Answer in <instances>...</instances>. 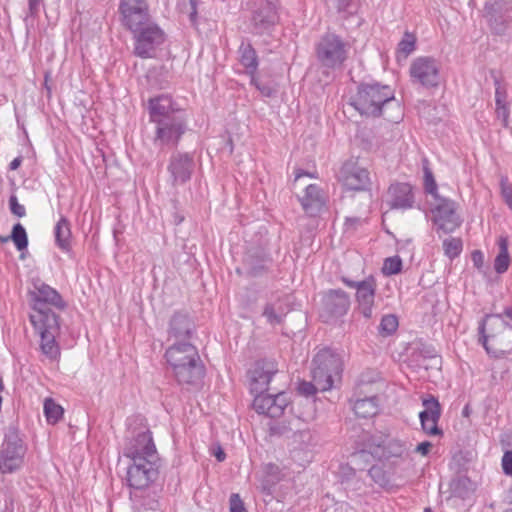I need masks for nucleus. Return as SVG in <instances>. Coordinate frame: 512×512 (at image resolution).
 Wrapping results in <instances>:
<instances>
[{
  "label": "nucleus",
  "instance_id": "obj_5",
  "mask_svg": "<svg viewBox=\"0 0 512 512\" xmlns=\"http://www.w3.org/2000/svg\"><path fill=\"white\" fill-rule=\"evenodd\" d=\"M343 355L330 348L319 350L312 361V378L321 391L330 390L341 380Z\"/></svg>",
  "mask_w": 512,
  "mask_h": 512
},
{
  "label": "nucleus",
  "instance_id": "obj_7",
  "mask_svg": "<svg viewBox=\"0 0 512 512\" xmlns=\"http://www.w3.org/2000/svg\"><path fill=\"white\" fill-rule=\"evenodd\" d=\"M412 83L425 88H436L440 84V64L432 57L420 56L409 68Z\"/></svg>",
  "mask_w": 512,
  "mask_h": 512
},
{
  "label": "nucleus",
  "instance_id": "obj_4",
  "mask_svg": "<svg viewBox=\"0 0 512 512\" xmlns=\"http://www.w3.org/2000/svg\"><path fill=\"white\" fill-rule=\"evenodd\" d=\"M165 357L180 384H192L203 375L198 351L189 343L171 346L167 349Z\"/></svg>",
  "mask_w": 512,
  "mask_h": 512
},
{
  "label": "nucleus",
  "instance_id": "obj_12",
  "mask_svg": "<svg viewBox=\"0 0 512 512\" xmlns=\"http://www.w3.org/2000/svg\"><path fill=\"white\" fill-rule=\"evenodd\" d=\"M317 56L325 66H340L347 58L346 45L338 36L326 35L318 44Z\"/></svg>",
  "mask_w": 512,
  "mask_h": 512
},
{
  "label": "nucleus",
  "instance_id": "obj_40",
  "mask_svg": "<svg viewBox=\"0 0 512 512\" xmlns=\"http://www.w3.org/2000/svg\"><path fill=\"white\" fill-rule=\"evenodd\" d=\"M471 259H472V262H473V265L477 268V269H481L484 265V254L482 251L480 250H474L472 253H471Z\"/></svg>",
  "mask_w": 512,
  "mask_h": 512
},
{
  "label": "nucleus",
  "instance_id": "obj_50",
  "mask_svg": "<svg viewBox=\"0 0 512 512\" xmlns=\"http://www.w3.org/2000/svg\"><path fill=\"white\" fill-rule=\"evenodd\" d=\"M462 413H463V416L468 417V416H469V407H468V406H466V407L463 409V412H462Z\"/></svg>",
  "mask_w": 512,
  "mask_h": 512
},
{
  "label": "nucleus",
  "instance_id": "obj_38",
  "mask_svg": "<svg viewBox=\"0 0 512 512\" xmlns=\"http://www.w3.org/2000/svg\"><path fill=\"white\" fill-rule=\"evenodd\" d=\"M230 512H247L238 494H232L230 497Z\"/></svg>",
  "mask_w": 512,
  "mask_h": 512
},
{
  "label": "nucleus",
  "instance_id": "obj_19",
  "mask_svg": "<svg viewBox=\"0 0 512 512\" xmlns=\"http://www.w3.org/2000/svg\"><path fill=\"white\" fill-rule=\"evenodd\" d=\"M149 115L153 123L171 119L174 115H182L173 99L168 95H160L149 100Z\"/></svg>",
  "mask_w": 512,
  "mask_h": 512
},
{
  "label": "nucleus",
  "instance_id": "obj_49",
  "mask_svg": "<svg viewBox=\"0 0 512 512\" xmlns=\"http://www.w3.org/2000/svg\"><path fill=\"white\" fill-rule=\"evenodd\" d=\"M45 87H46L48 93L50 94L51 93V88H50L49 83H48V76L45 77Z\"/></svg>",
  "mask_w": 512,
  "mask_h": 512
},
{
  "label": "nucleus",
  "instance_id": "obj_13",
  "mask_svg": "<svg viewBox=\"0 0 512 512\" xmlns=\"http://www.w3.org/2000/svg\"><path fill=\"white\" fill-rule=\"evenodd\" d=\"M26 449L20 439L7 438L0 452V471L2 473H12L18 470L23 462Z\"/></svg>",
  "mask_w": 512,
  "mask_h": 512
},
{
  "label": "nucleus",
  "instance_id": "obj_24",
  "mask_svg": "<svg viewBox=\"0 0 512 512\" xmlns=\"http://www.w3.org/2000/svg\"><path fill=\"white\" fill-rule=\"evenodd\" d=\"M240 63L247 69L252 82L255 81V74L258 68V57L255 49L250 44L240 46Z\"/></svg>",
  "mask_w": 512,
  "mask_h": 512
},
{
  "label": "nucleus",
  "instance_id": "obj_46",
  "mask_svg": "<svg viewBox=\"0 0 512 512\" xmlns=\"http://www.w3.org/2000/svg\"><path fill=\"white\" fill-rule=\"evenodd\" d=\"M21 164V159L20 158H15L11 163H10V168L11 170H16Z\"/></svg>",
  "mask_w": 512,
  "mask_h": 512
},
{
  "label": "nucleus",
  "instance_id": "obj_33",
  "mask_svg": "<svg viewBox=\"0 0 512 512\" xmlns=\"http://www.w3.org/2000/svg\"><path fill=\"white\" fill-rule=\"evenodd\" d=\"M424 188L427 193L438 198L437 183L434 179L433 173L429 168L424 169Z\"/></svg>",
  "mask_w": 512,
  "mask_h": 512
},
{
  "label": "nucleus",
  "instance_id": "obj_18",
  "mask_svg": "<svg viewBox=\"0 0 512 512\" xmlns=\"http://www.w3.org/2000/svg\"><path fill=\"white\" fill-rule=\"evenodd\" d=\"M424 410L420 412L419 417L423 431L427 435H442L438 428V421L441 416V406L439 401L432 395L422 398Z\"/></svg>",
  "mask_w": 512,
  "mask_h": 512
},
{
  "label": "nucleus",
  "instance_id": "obj_2",
  "mask_svg": "<svg viewBox=\"0 0 512 512\" xmlns=\"http://www.w3.org/2000/svg\"><path fill=\"white\" fill-rule=\"evenodd\" d=\"M125 456L132 464L127 471V482L135 489L147 488L156 476L157 451L150 431H144L126 448Z\"/></svg>",
  "mask_w": 512,
  "mask_h": 512
},
{
  "label": "nucleus",
  "instance_id": "obj_28",
  "mask_svg": "<svg viewBox=\"0 0 512 512\" xmlns=\"http://www.w3.org/2000/svg\"><path fill=\"white\" fill-rule=\"evenodd\" d=\"M416 47V36L413 33L405 32L398 44L397 55L406 58Z\"/></svg>",
  "mask_w": 512,
  "mask_h": 512
},
{
  "label": "nucleus",
  "instance_id": "obj_37",
  "mask_svg": "<svg viewBox=\"0 0 512 512\" xmlns=\"http://www.w3.org/2000/svg\"><path fill=\"white\" fill-rule=\"evenodd\" d=\"M317 390H320L316 383L310 382H301L298 386V391L300 394L305 396H311L316 393Z\"/></svg>",
  "mask_w": 512,
  "mask_h": 512
},
{
  "label": "nucleus",
  "instance_id": "obj_48",
  "mask_svg": "<svg viewBox=\"0 0 512 512\" xmlns=\"http://www.w3.org/2000/svg\"><path fill=\"white\" fill-rule=\"evenodd\" d=\"M40 0H30V9L37 10Z\"/></svg>",
  "mask_w": 512,
  "mask_h": 512
},
{
  "label": "nucleus",
  "instance_id": "obj_43",
  "mask_svg": "<svg viewBox=\"0 0 512 512\" xmlns=\"http://www.w3.org/2000/svg\"><path fill=\"white\" fill-rule=\"evenodd\" d=\"M192 11L190 13V19L192 22H196L197 19V3L196 0H190Z\"/></svg>",
  "mask_w": 512,
  "mask_h": 512
},
{
  "label": "nucleus",
  "instance_id": "obj_9",
  "mask_svg": "<svg viewBox=\"0 0 512 512\" xmlns=\"http://www.w3.org/2000/svg\"><path fill=\"white\" fill-rule=\"evenodd\" d=\"M187 121L184 115L156 123L155 143L161 147H176L185 134Z\"/></svg>",
  "mask_w": 512,
  "mask_h": 512
},
{
  "label": "nucleus",
  "instance_id": "obj_21",
  "mask_svg": "<svg viewBox=\"0 0 512 512\" xmlns=\"http://www.w3.org/2000/svg\"><path fill=\"white\" fill-rule=\"evenodd\" d=\"M299 200L304 211L311 216L320 212L325 204L324 195L315 184L308 185Z\"/></svg>",
  "mask_w": 512,
  "mask_h": 512
},
{
  "label": "nucleus",
  "instance_id": "obj_41",
  "mask_svg": "<svg viewBox=\"0 0 512 512\" xmlns=\"http://www.w3.org/2000/svg\"><path fill=\"white\" fill-rule=\"evenodd\" d=\"M264 316L271 324L280 323V317L275 314L274 309L270 306H267L264 310Z\"/></svg>",
  "mask_w": 512,
  "mask_h": 512
},
{
  "label": "nucleus",
  "instance_id": "obj_30",
  "mask_svg": "<svg viewBox=\"0 0 512 512\" xmlns=\"http://www.w3.org/2000/svg\"><path fill=\"white\" fill-rule=\"evenodd\" d=\"M11 239L18 250L26 249L28 245L27 234L24 227L17 223L12 229Z\"/></svg>",
  "mask_w": 512,
  "mask_h": 512
},
{
  "label": "nucleus",
  "instance_id": "obj_17",
  "mask_svg": "<svg viewBox=\"0 0 512 512\" xmlns=\"http://www.w3.org/2000/svg\"><path fill=\"white\" fill-rule=\"evenodd\" d=\"M433 220L439 229L444 232H453L461 221L456 213L455 202L448 199H439V203L433 210Z\"/></svg>",
  "mask_w": 512,
  "mask_h": 512
},
{
  "label": "nucleus",
  "instance_id": "obj_11",
  "mask_svg": "<svg viewBox=\"0 0 512 512\" xmlns=\"http://www.w3.org/2000/svg\"><path fill=\"white\" fill-rule=\"evenodd\" d=\"M340 180L347 190L356 192L370 191L373 184L370 171L355 162L342 166Z\"/></svg>",
  "mask_w": 512,
  "mask_h": 512
},
{
  "label": "nucleus",
  "instance_id": "obj_29",
  "mask_svg": "<svg viewBox=\"0 0 512 512\" xmlns=\"http://www.w3.org/2000/svg\"><path fill=\"white\" fill-rule=\"evenodd\" d=\"M444 253L450 259H454L460 255L463 244L459 238H448L443 242Z\"/></svg>",
  "mask_w": 512,
  "mask_h": 512
},
{
  "label": "nucleus",
  "instance_id": "obj_47",
  "mask_svg": "<svg viewBox=\"0 0 512 512\" xmlns=\"http://www.w3.org/2000/svg\"><path fill=\"white\" fill-rule=\"evenodd\" d=\"M304 176H309L310 177L311 175L306 173V172H304V171H302V170L297 171L296 174H295V182H298Z\"/></svg>",
  "mask_w": 512,
  "mask_h": 512
},
{
  "label": "nucleus",
  "instance_id": "obj_22",
  "mask_svg": "<svg viewBox=\"0 0 512 512\" xmlns=\"http://www.w3.org/2000/svg\"><path fill=\"white\" fill-rule=\"evenodd\" d=\"M388 192L391 197L392 208L407 209L412 207L413 193L409 184L397 183L391 185Z\"/></svg>",
  "mask_w": 512,
  "mask_h": 512
},
{
  "label": "nucleus",
  "instance_id": "obj_32",
  "mask_svg": "<svg viewBox=\"0 0 512 512\" xmlns=\"http://www.w3.org/2000/svg\"><path fill=\"white\" fill-rule=\"evenodd\" d=\"M398 328V319L395 315H385L381 319L380 323V333L383 335H391Z\"/></svg>",
  "mask_w": 512,
  "mask_h": 512
},
{
  "label": "nucleus",
  "instance_id": "obj_14",
  "mask_svg": "<svg viewBox=\"0 0 512 512\" xmlns=\"http://www.w3.org/2000/svg\"><path fill=\"white\" fill-rule=\"evenodd\" d=\"M135 38V54L147 58L151 56L154 47L164 41V33L156 24L149 21L135 34Z\"/></svg>",
  "mask_w": 512,
  "mask_h": 512
},
{
  "label": "nucleus",
  "instance_id": "obj_15",
  "mask_svg": "<svg viewBox=\"0 0 512 512\" xmlns=\"http://www.w3.org/2000/svg\"><path fill=\"white\" fill-rule=\"evenodd\" d=\"M277 372V364L272 360H259L249 370L251 393L265 392Z\"/></svg>",
  "mask_w": 512,
  "mask_h": 512
},
{
  "label": "nucleus",
  "instance_id": "obj_52",
  "mask_svg": "<svg viewBox=\"0 0 512 512\" xmlns=\"http://www.w3.org/2000/svg\"><path fill=\"white\" fill-rule=\"evenodd\" d=\"M505 512H512V508H511V509L506 510Z\"/></svg>",
  "mask_w": 512,
  "mask_h": 512
},
{
  "label": "nucleus",
  "instance_id": "obj_26",
  "mask_svg": "<svg viewBox=\"0 0 512 512\" xmlns=\"http://www.w3.org/2000/svg\"><path fill=\"white\" fill-rule=\"evenodd\" d=\"M56 242L63 251L70 250L71 231L69 222L65 218H61L55 227Z\"/></svg>",
  "mask_w": 512,
  "mask_h": 512
},
{
  "label": "nucleus",
  "instance_id": "obj_10",
  "mask_svg": "<svg viewBox=\"0 0 512 512\" xmlns=\"http://www.w3.org/2000/svg\"><path fill=\"white\" fill-rule=\"evenodd\" d=\"M342 281L347 287L356 290V302L361 314L365 318H371L377 289L376 279L370 275L359 282L347 278H343Z\"/></svg>",
  "mask_w": 512,
  "mask_h": 512
},
{
  "label": "nucleus",
  "instance_id": "obj_25",
  "mask_svg": "<svg viewBox=\"0 0 512 512\" xmlns=\"http://www.w3.org/2000/svg\"><path fill=\"white\" fill-rule=\"evenodd\" d=\"M353 410L358 417L369 418L377 415L379 406L376 398L371 397L357 400L354 403Z\"/></svg>",
  "mask_w": 512,
  "mask_h": 512
},
{
  "label": "nucleus",
  "instance_id": "obj_42",
  "mask_svg": "<svg viewBox=\"0 0 512 512\" xmlns=\"http://www.w3.org/2000/svg\"><path fill=\"white\" fill-rule=\"evenodd\" d=\"M432 448V444L428 441L421 442L416 447V452L421 454L422 456H426Z\"/></svg>",
  "mask_w": 512,
  "mask_h": 512
},
{
  "label": "nucleus",
  "instance_id": "obj_36",
  "mask_svg": "<svg viewBox=\"0 0 512 512\" xmlns=\"http://www.w3.org/2000/svg\"><path fill=\"white\" fill-rule=\"evenodd\" d=\"M501 195L505 203L512 210V186L507 180L501 181Z\"/></svg>",
  "mask_w": 512,
  "mask_h": 512
},
{
  "label": "nucleus",
  "instance_id": "obj_34",
  "mask_svg": "<svg viewBox=\"0 0 512 512\" xmlns=\"http://www.w3.org/2000/svg\"><path fill=\"white\" fill-rule=\"evenodd\" d=\"M496 113L499 117H502L505 122L507 121L509 117V110L499 92H496Z\"/></svg>",
  "mask_w": 512,
  "mask_h": 512
},
{
  "label": "nucleus",
  "instance_id": "obj_1",
  "mask_svg": "<svg viewBox=\"0 0 512 512\" xmlns=\"http://www.w3.org/2000/svg\"><path fill=\"white\" fill-rule=\"evenodd\" d=\"M52 307H63L62 298L55 289L41 285L33 294L30 322L40 338L42 354L50 360H57L60 357V348L56 336L60 325Z\"/></svg>",
  "mask_w": 512,
  "mask_h": 512
},
{
  "label": "nucleus",
  "instance_id": "obj_8",
  "mask_svg": "<svg viewBox=\"0 0 512 512\" xmlns=\"http://www.w3.org/2000/svg\"><path fill=\"white\" fill-rule=\"evenodd\" d=\"M119 13L121 24L134 34L150 21L145 0H121Z\"/></svg>",
  "mask_w": 512,
  "mask_h": 512
},
{
  "label": "nucleus",
  "instance_id": "obj_44",
  "mask_svg": "<svg viewBox=\"0 0 512 512\" xmlns=\"http://www.w3.org/2000/svg\"><path fill=\"white\" fill-rule=\"evenodd\" d=\"M329 295H331V296H336V297H338V298H344V299H346V298H347L346 293H345L344 291H342V290H331V291L329 292Z\"/></svg>",
  "mask_w": 512,
  "mask_h": 512
},
{
  "label": "nucleus",
  "instance_id": "obj_23",
  "mask_svg": "<svg viewBox=\"0 0 512 512\" xmlns=\"http://www.w3.org/2000/svg\"><path fill=\"white\" fill-rule=\"evenodd\" d=\"M497 245L499 252L494 259V269L498 274H503L509 269L511 264V257L508 251V237L503 235L499 236L497 238Z\"/></svg>",
  "mask_w": 512,
  "mask_h": 512
},
{
  "label": "nucleus",
  "instance_id": "obj_45",
  "mask_svg": "<svg viewBox=\"0 0 512 512\" xmlns=\"http://www.w3.org/2000/svg\"><path fill=\"white\" fill-rule=\"evenodd\" d=\"M215 457L217 458L218 461H224L226 455L224 453V451L221 449V448H218V450L215 452Z\"/></svg>",
  "mask_w": 512,
  "mask_h": 512
},
{
  "label": "nucleus",
  "instance_id": "obj_31",
  "mask_svg": "<svg viewBox=\"0 0 512 512\" xmlns=\"http://www.w3.org/2000/svg\"><path fill=\"white\" fill-rule=\"evenodd\" d=\"M402 269V260L399 256L386 258L383 263L382 273L386 276L398 274Z\"/></svg>",
  "mask_w": 512,
  "mask_h": 512
},
{
  "label": "nucleus",
  "instance_id": "obj_6",
  "mask_svg": "<svg viewBox=\"0 0 512 512\" xmlns=\"http://www.w3.org/2000/svg\"><path fill=\"white\" fill-rule=\"evenodd\" d=\"M393 98L394 92L389 86L362 85L353 100V105L362 115L377 116L381 114L383 105Z\"/></svg>",
  "mask_w": 512,
  "mask_h": 512
},
{
  "label": "nucleus",
  "instance_id": "obj_35",
  "mask_svg": "<svg viewBox=\"0 0 512 512\" xmlns=\"http://www.w3.org/2000/svg\"><path fill=\"white\" fill-rule=\"evenodd\" d=\"M9 205L11 212L16 215L17 217H24L26 215V209L24 205L20 204L18 202V199L16 196H11L9 199Z\"/></svg>",
  "mask_w": 512,
  "mask_h": 512
},
{
  "label": "nucleus",
  "instance_id": "obj_39",
  "mask_svg": "<svg viewBox=\"0 0 512 512\" xmlns=\"http://www.w3.org/2000/svg\"><path fill=\"white\" fill-rule=\"evenodd\" d=\"M502 469L506 475L512 476V451H506L502 457Z\"/></svg>",
  "mask_w": 512,
  "mask_h": 512
},
{
  "label": "nucleus",
  "instance_id": "obj_3",
  "mask_svg": "<svg viewBox=\"0 0 512 512\" xmlns=\"http://www.w3.org/2000/svg\"><path fill=\"white\" fill-rule=\"evenodd\" d=\"M480 342L488 354L500 357L512 351V307L487 315L480 327Z\"/></svg>",
  "mask_w": 512,
  "mask_h": 512
},
{
  "label": "nucleus",
  "instance_id": "obj_51",
  "mask_svg": "<svg viewBox=\"0 0 512 512\" xmlns=\"http://www.w3.org/2000/svg\"><path fill=\"white\" fill-rule=\"evenodd\" d=\"M251 83L253 84L252 81H251ZM254 85H256V88H259V85L256 84V80L254 81Z\"/></svg>",
  "mask_w": 512,
  "mask_h": 512
},
{
  "label": "nucleus",
  "instance_id": "obj_16",
  "mask_svg": "<svg viewBox=\"0 0 512 512\" xmlns=\"http://www.w3.org/2000/svg\"><path fill=\"white\" fill-rule=\"evenodd\" d=\"M255 395L253 400L254 409L260 413L270 417H278L282 415L284 409L287 407L289 401L284 393L276 395L267 394L265 392L253 393Z\"/></svg>",
  "mask_w": 512,
  "mask_h": 512
},
{
  "label": "nucleus",
  "instance_id": "obj_20",
  "mask_svg": "<svg viewBox=\"0 0 512 512\" xmlns=\"http://www.w3.org/2000/svg\"><path fill=\"white\" fill-rule=\"evenodd\" d=\"M193 160L186 154H178L172 157L169 164L173 184L179 185L187 182L192 173Z\"/></svg>",
  "mask_w": 512,
  "mask_h": 512
},
{
  "label": "nucleus",
  "instance_id": "obj_27",
  "mask_svg": "<svg viewBox=\"0 0 512 512\" xmlns=\"http://www.w3.org/2000/svg\"><path fill=\"white\" fill-rule=\"evenodd\" d=\"M44 415L48 424L58 423L64 415L63 407L52 398H46L43 404Z\"/></svg>",
  "mask_w": 512,
  "mask_h": 512
}]
</instances>
